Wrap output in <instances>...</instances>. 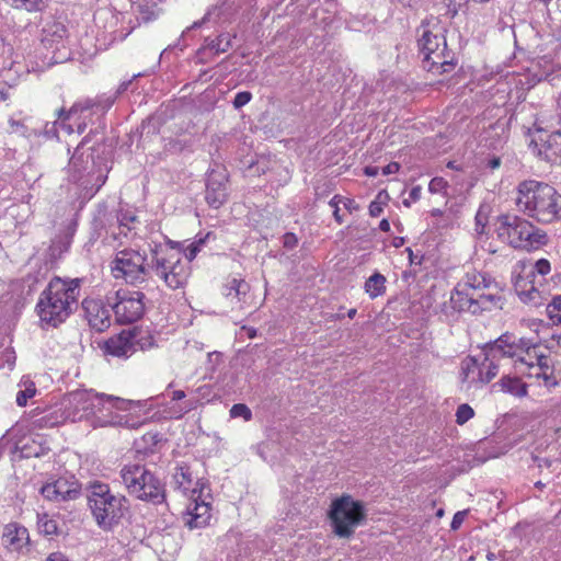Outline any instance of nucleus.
<instances>
[{"label": "nucleus", "mask_w": 561, "mask_h": 561, "mask_svg": "<svg viewBox=\"0 0 561 561\" xmlns=\"http://www.w3.org/2000/svg\"><path fill=\"white\" fill-rule=\"evenodd\" d=\"M44 32L56 36L57 38H62L66 35L67 30L64 24L59 22H53L50 25L44 28Z\"/></svg>", "instance_id": "ea45409f"}, {"label": "nucleus", "mask_w": 561, "mask_h": 561, "mask_svg": "<svg viewBox=\"0 0 561 561\" xmlns=\"http://www.w3.org/2000/svg\"><path fill=\"white\" fill-rule=\"evenodd\" d=\"M252 99V94L249 91L238 92L233 100V106L240 108L247 105Z\"/></svg>", "instance_id": "79ce46f5"}, {"label": "nucleus", "mask_w": 561, "mask_h": 561, "mask_svg": "<svg viewBox=\"0 0 561 561\" xmlns=\"http://www.w3.org/2000/svg\"><path fill=\"white\" fill-rule=\"evenodd\" d=\"M459 283L461 288H467L478 296L479 294H485L484 290L489 289L493 284L490 277L476 270L468 271Z\"/></svg>", "instance_id": "b1692460"}, {"label": "nucleus", "mask_w": 561, "mask_h": 561, "mask_svg": "<svg viewBox=\"0 0 561 561\" xmlns=\"http://www.w3.org/2000/svg\"><path fill=\"white\" fill-rule=\"evenodd\" d=\"M379 229L383 232L390 231V222L388 221V219H382L379 222Z\"/></svg>", "instance_id": "6e6d98bb"}, {"label": "nucleus", "mask_w": 561, "mask_h": 561, "mask_svg": "<svg viewBox=\"0 0 561 561\" xmlns=\"http://www.w3.org/2000/svg\"><path fill=\"white\" fill-rule=\"evenodd\" d=\"M184 398H185V392H184L183 390H174V391L172 392V397H171V399H172L173 401H179V400H182V399H184Z\"/></svg>", "instance_id": "603ef678"}, {"label": "nucleus", "mask_w": 561, "mask_h": 561, "mask_svg": "<svg viewBox=\"0 0 561 561\" xmlns=\"http://www.w3.org/2000/svg\"><path fill=\"white\" fill-rule=\"evenodd\" d=\"M121 478L129 495L152 502H161L164 499L163 484L144 465H125L121 469Z\"/></svg>", "instance_id": "0eeeda50"}, {"label": "nucleus", "mask_w": 561, "mask_h": 561, "mask_svg": "<svg viewBox=\"0 0 561 561\" xmlns=\"http://www.w3.org/2000/svg\"><path fill=\"white\" fill-rule=\"evenodd\" d=\"M557 7L561 11V0H557Z\"/></svg>", "instance_id": "680f3d73"}, {"label": "nucleus", "mask_w": 561, "mask_h": 561, "mask_svg": "<svg viewBox=\"0 0 561 561\" xmlns=\"http://www.w3.org/2000/svg\"><path fill=\"white\" fill-rule=\"evenodd\" d=\"M400 170V164L398 162H390L382 169L383 175L398 173Z\"/></svg>", "instance_id": "09e8293b"}, {"label": "nucleus", "mask_w": 561, "mask_h": 561, "mask_svg": "<svg viewBox=\"0 0 561 561\" xmlns=\"http://www.w3.org/2000/svg\"><path fill=\"white\" fill-rule=\"evenodd\" d=\"M173 480L184 494H190V497L199 492L197 490L198 482L194 480L191 468L187 465H181L175 469Z\"/></svg>", "instance_id": "393cba45"}, {"label": "nucleus", "mask_w": 561, "mask_h": 561, "mask_svg": "<svg viewBox=\"0 0 561 561\" xmlns=\"http://www.w3.org/2000/svg\"><path fill=\"white\" fill-rule=\"evenodd\" d=\"M341 204H343L344 208L348 210V213H353L358 210L359 206L358 204L353 199L348 197H343V201H341Z\"/></svg>", "instance_id": "de8ad7c7"}, {"label": "nucleus", "mask_w": 561, "mask_h": 561, "mask_svg": "<svg viewBox=\"0 0 561 561\" xmlns=\"http://www.w3.org/2000/svg\"><path fill=\"white\" fill-rule=\"evenodd\" d=\"M364 172L368 176H376V175H378V168L377 167H366Z\"/></svg>", "instance_id": "864d4df0"}, {"label": "nucleus", "mask_w": 561, "mask_h": 561, "mask_svg": "<svg viewBox=\"0 0 561 561\" xmlns=\"http://www.w3.org/2000/svg\"><path fill=\"white\" fill-rule=\"evenodd\" d=\"M488 352L481 363L472 356L466 357L461 363V379L468 387H479L490 382L499 374V365Z\"/></svg>", "instance_id": "4468645a"}, {"label": "nucleus", "mask_w": 561, "mask_h": 561, "mask_svg": "<svg viewBox=\"0 0 561 561\" xmlns=\"http://www.w3.org/2000/svg\"><path fill=\"white\" fill-rule=\"evenodd\" d=\"M448 188V182L440 176L433 178L428 184V191L432 194H446Z\"/></svg>", "instance_id": "c9c22d12"}, {"label": "nucleus", "mask_w": 561, "mask_h": 561, "mask_svg": "<svg viewBox=\"0 0 561 561\" xmlns=\"http://www.w3.org/2000/svg\"><path fill=\"white\" fill-rule=\"evenodd\" d=\"M432 214H433V215H439V214H440V210H438V209H437V210H433V211H432Z\"/></svg>", "instance_id": "0e129e2a"}, {"label": "nucleus", "mask_w": 561, "mask_h": 561, "mask_svg": "<svg viewBox=\"0 0 561 561\" xmlns=\"http://www.w3.org/2000/svg\"><path fill=\"white\" fill-rule=\"evenodd\" d=\"M45 561H70L64 553L61 552H53L50 553Z\"/></svg>", "instance_id": "8fccbe9b"}, {"label": "nucleus", "mask_w": 561, "mask_h": 561, "mask_svg": "<svg viewBox=\"0 0 561 561\" xmlns=\"http://www.w3.org/2000/svg\"><path fill=\"white\" fill-rule=\"evenodd\" d=\"M285 245H288V244H296L297 243V239L295 237L294 233H286L285 236Z\"/></svg>", "instance_id": "5fc2aeb1"}, {"label": "nucleus", "mask_w": 561, "mask_h": 561, "mask_svg": "<svg viewBox=\"0 0 561 561\" xmlns=\"http://www.w3.org/2000/svg\"><path fill=\"white\" fill-rule=\"evenodd\" d=\"M82 309L85 320L94 331L104 332L111 327V312L102 299L84 298Z\"/></svg>", "instance_id": "a211bd4d"}, {"label": "nucleus", "mask_w": 561, "mask_h": 561, "mask_svg": "<svg viewBox=\"0 0 561 561\" xmlns=\"http://www.w3.org/2000/svg\"><path fill=\"white\" fill-rule=\"evenodd\" d=\"M89 505L99 526L111 527L123 517L124 496L114 495L108 484L93 481L89 486Z\"/></svg>", "instance_id": "1a4fd4ad"}, {"label": "nucleus", "mask_w": 561, "mask_h": 561, "mask_svg": "<svg viewBox=\"0 0 561 561\" xmlns=\"http://www.w3.org/2000/svg\"><path fill=\"white\" fill-rule=\"evenodd\" d=\"M341 201H343V196L341 195H334L330 202L329 205L333 208V217L336 220L339 225L343 224V217L340 215V204Z\"/></svg>", "instance_id": "a19ab883"}, {"label": "nucleus", "mask_w": 561, "mask_h": 561, "mask_svg": "<svg viewBox=\"0 0 561 561\" xmlns=\"http://www.w3.org/2000/svg\"><path fill=\"white\" fill-rule=\"evenodd\" d=\"M467 515V512L466 511H459L457 512L454 517H453V520H451V524H450V528L453 530H457L461 527L463 520H465V517Z\"/></svg>", "instance_id": "c03bdc74"}, {"label": "nucleus", "mask_w": 561, "mask_h": 561, "mask_svg": "<svg viewBox=\"0 0 561 561\" xmlns=\"http://www.w3.org/2000/svg\"><path fill=\"white\" fill-rule=\"evenodd\" d=\"M497 237L515 249L531 251L547 243V233L526 218L503 215L499 219Z\"/></svg>", "instance_id": "423d86ee"}, {"label": "nucleus", "mask_w": 561, "mask_h": 561, "mask_svg": "<svg viewBox=\"0 0 561 561\" xmlns=\"http://www.w3.org/2000/svg\"><path fill=\"white\" fill-rule=\"evenodd\" d=\"M495 300L496 297L493 294H479L478 296L467 288H461L460 283H457L449 299L454 310L472 314L490 309L495 304Z\"/></svg>", "instance_id": "2eb2a0df"}, {"label": "nucleus", "mask_w": 561, "mask_h": 561, "mask_svg": "<svg viewBox=\"0 0 561 561\" xmlns=\"http://www.w3.org/2000/svg\"><path fill=\"white\" fill-rule=\"evenodd\" d=\"M546 312L553 325H561V295L552 297L546 307Z\"/></svg>", "instance_id": "7c9ffc66"}, {"label": "nucleus", "mask_w": 561, "mask_h": 561, "mask_svg": "<svg viewBox=\"0 0 561 561\" xmlns=\"http://www.w3.org/2000/svg\"><path fill=\"white\" fill-rule=\"evenodd\" d=\"M422 195V187L420 185L413 186L409 193V198L403 201L405 207H410L411 203L420 201Z\"/></svg>", "instance_id": "37998d69"}, {"label": "nucleus", "mask_w": 561, "mask_h": 561, "mask_svg": "<svg viewBox=\"0 0 561 561\" xmlns=\"http://www.w3.org/2000/svg\"><path fill=\"white\" fill-rule=\"evenodd\" d=\"M250 291V284L241 277L228 278L222 286V295L227 299H230L239 310H243L254 304L253 296Z\"/></svg>", "instance_id": "6ab92c4d"}, {"label": "nucleus", "mask_w": 561, "mask_h": 561, "mask_svg": "<svg viewBox=\"0 0 561 561\" xmlns=\"http://www.w3.org/2000/svg\"><path fill=\"white\" fill-rule=\"evenodd\" d=\"M9 124H10L11 128H13V129H16V128H19V127H23V124H22V123H20V122H18V121H15V119H13V118H10V119H9Z\"/></svg>", "instance_id": "4d7b16f0"}, {"label": "nucleus", "mask_w": 561, "mask_h": 561, "mask_svg": "<svg viewBox=\"0 0 561 561\" xmlns=\"http://www.w3.org/2000/svg\"><path fill=\"white\" fill-rule=\"evenodd\" d=\"M443 515H444V510H443V508H440V510H438V511L436 512V516H437V517H443Z\"/></svg>", "instance_id": "052dcab7"}, {"label": "nucleus", "mask_w": 561, "mask_h": 561, "mask_svg": "<svg viewBox=\"0 0 561 561\" xmlns=\"http://www.w3.org/2000/svg\"><path fill=\"white\" fill-rule=\"evenodd\" d=\"M530 328L539 333L540 329H547V324L545 323L543 320H533L531 323H530Z\"/></svg>", "instance_id": "3c124183"}, {"label": "nucleus", "mask_w": 561, "mask_h": 561, "mask_svg": "<svg viewBox=\"0 0 561 561\" xmlns=\"http://www.w3.org/2000/svg\"><path fill=\"white\" fill-rule=\"evenodd\" d=\"M11 7L27 12H37L45 7V0H5Z\"/></svg>", "instance_id": "2f4dec72"}, {"label": "nucleus", "mask_w": 561, "mask_h": 561, "mask_svg": "<svg viewBox=\"0 0 561 561\" xmlns=\"http://www.w3.org/2000/svg\"><path fill=\"white\" fill-rule=\"evenodd\" d=\"M80 484L76 480L58 478L51 482L45 483L39 492L50 502H65L76 500L80 495Z\"/></svg>", "instance_id": "f3484780"}, {"label": "nucleus", "mask_w": 561, "mask_h": 561, "mask_svg": "<svg viewBox=\"0 0 561 561\" xmlns=\"http://www.w3.org/2000/svg\"><path fill=\"white\" fill-rule=\"evenodd\" d=\"M203 496V490L191 496V503L187 506L186 525L192 528H202L208 525L211 518V505Z\"/></svg>", "instance_id": "4be33fe9"}, {"label": "nucleus", "mask_w": 561, "mask_h": 561, "mask_svg": "<svg viewBox=\"0 0 561 561\" xmlns=\"http://www.w3.org/2000/svg\"><path fill=\"white\" fill-rule=\"evenodd\" d=\"M146 254L137 250L124 249L118 251L113 260V276L124 279L130 285H140L148 279L149 270L146 266Z\"/></svg>", "instance_id": "9b49d317"}, {"label": "nucleus", "mask_w": 561, "mask_h": 561, "mask_svg": "<svg viewBox=\"0 0 561 561\" xmlns=\"http://www.w3.org/2000/svg\"><path fill=\"white\" fill-rule=\"evenodd\" d=\"M529 148L538 158L553 163L561 164V131L547 133L538 128L533 136Z\"/></svg>", "instance_id": "dca6fc26"}, {"label": "nucleus", "mask_w": 561, "mask_h": 561, "mask_svg": "<svg viewBox=\"0 0 561 561\" xmlns=\"http://www.w3.org/2000/svg\"><path fill=\"white\" fill-rule=\"evenodd\" d=\"M0 99L5 101L9 99V93L5 90H0Z\"/></svg>", "instance_id": "13d9d810"}, {"label": "nucleus", "mask_w": 561, "mask_h": 561, "mask_svg": "<svg viewBox=\"0 0 561 561\" xmlns=\"http://www.w3.org/2000/svg\"><path fill=\"white\" fill-rule=\"evenodd\" d=\"M386 277L379 272L374 273L364 284V290L369 298L375 299L386 294Z\"/></svg>", "instance_id": "cd10ccee"}, {"label": "nucleus", "mask_w": 561, "mask_h": 561, "mask_svg": "<svg viewBox=\"0 0 561 561\" xmlns=\"http://www.w3.org/2000/svg\"><path fill=\"white\" fill-rule=\"evenodd\" d=\"M529 272H535V279L537 278V275L545 277L551 272V264L547 259H540L535 263L533 270Z\"/></svg>", "instance_id": "e433bc0d"}, {"label": "nucleus", "mask_w": 561, "mask_h": 561, "mask_svg": "<svg viewBox=\"0 0 561 561\" xmlns=\"http://www.w3.org/2000/svg\"><path fill=\"white\" fill-rule=\"evenodd\" d=\"M231 45V36L227 33H224L207 43L205 48L209 49L213 55H219L229 50Z\"/></svg>", "instance_id": "c85d7f7f"}, {"label": "nucleus", "mask_w": 561, "mask_h": 561, "mask_svg": "<svg viewBox=\"0 0 561 561\" xmlns=\"http://www.w3.org/2000/svg\"><path fill=\"white\" fill-rule=\"evenodd\" d=\"M542 282L535 279V272H524L518 275L515 283L514 289L522 302L538 306L541 302V293L539 286Z\"/></svg>", "instance_id": "412c9836"}, {"label": "nucleus", "mask_w": 561, "mask_h": 561, "mask_svg": "<svg viewBox=\"0 0 561 561\" xmlns=\"http://www.w3.org/2000/svg\"><path fill=\"white\" fill-rule=\"evenodd\" d=\"M76 411L73 405L69 404L68 398L65 400V412H60V410H54L42 417L35 420L34 424L39 427H54L60 424H64L67 420L72 421L70 414Z\"/></svg>", "instance_id": "a878e982"}, {"label": "nucleus", "mask_w": 561, "mask_h": 561, "mask_svg": "<svg viewBox=\"0 0 561 561\" xmlns=\"http://www.w3.org/2000/svg\"><path fill=\"white\" fill-rule=\"evenodd\" d=\"M37 526L39 531L45 536H55L58 534L57 520L48 514H38Z\"/></svg>", "instance_id": "c756f323"}, {"label": "nucleus", "mask_w": 561, "mask_h": 561, "mask_svg": "<svg viewBox=\"0 0 561 561\" xmlns=\"http://www.w3.org/2000/svg\"><path fill=\"white\" fill-rule=\"evenodd\" d=\"M36 393V389L33 385L26 387L24 390H20L16 393V404L19 407H25L27 404V400L33 398Z\"/></svg>", "instance_id": "4c0bfd02"}, {"label": "nucleus", "mask_w": 561, "mask_h": 561, "mask_svg": "<svg viewBox=\"0 0 561 561\" xmlns=\"http://www.w3.org/2000/svg\"><path fill=\"white\" fill-rule=\"evenodd\" d=\"M516 207L538 224L561 220V194L546 182L524 180L516 187Z\"/></svg>", "instance_id": "20e7f679"}, {"label": "nucleus", "mask_w": 561, "mask_h": 561, "mask_svg": "<svg viewBox=\"0 0 561 561\" xmlns=\"http://www.w3.org/2000/svg\"><path fill=\"white\" fill-rule=\"evenodd\" d=\"M535 485H536L537 488H542V486H543V484H542L540 481H539V482H537Z\"/></svg>", "instance_id": "e2e57ef3"}, {"label": "nucleus", "mask_w": 561, "mask_h": 561, "mask_svg": "<svg viewBox=\"0 0 561 561\" xmlns=\"http://www.w3.org/2000/svg\"><path fill=\"white\" fill-rule=\"evenodd\" d=\"M228 196L227 182L224 178L218 180L210 176L205 192V199L208 206L219 209L228 201Z\"/></svg>", "instance_id": "5701e85b"}, {"label": "nucleus", "mask_w": 561, "mask_h": 561, "mask_svg": "<svg viewBox=\"0 0 561 561\" xmlns=\"http://www.w3.org/2000/svg\"><path fill=\"white\" fill-rule=\"evenodd\" d=\"M141 331L138 328L122 330L104 342V353L114 357L127 358L136 353L138 347L145 350L153 344V337L147 335L140 337Z\"/></svg>", "instance_id": "ddd939ff"}, {"label": "nucleus", "mask_w": 561, "mask_h": 561, "mask_svg": "<svg viewBox=\"0 0 561 561\" xmlns=\"http://www.w3.org/2000/svg\"><path fill=\"white\" fill-rule=\"evenodd\" d=\"M203 243H204V240L199 239L198 241H195L186 247V249L184 251V255L187 260L186 261L187 263L193 261L196 257V255L201 251V247L203 245Z\"/></svg>", "instance_id": "58836bf2"}, {"label": "nucleus", "mask_w": 561, "mask_h": 561, "mask_svg": "<svg viewBox=\"0 0 561 561\" xmlns=\"http://www.w3.org/2000/svg\"><path fill=\"white\" fill-rule=\"evenodd\" d=\"M146 296L140 290L119 288L114 299L108 298L115 320L119 324H131L140 320L146 310Z\"/></svg>", "instance_id": "f8f14e48"}, {"label": "nucleus", "mask_w": 561, "mask_h": 561, "mask_svg": "<svg viewBox=\"0 0 561 561\" xmlns=\"http://www.w3.org/2000/svg\"><path fill=\"white\" fill-rule=\"evenodd\" d=\"M368 210H369V215L371 217H378L382 213L383 207H382V204L380 202L373 201L369 204Z\"/></svg>", "instance_id": "49530a36"}, {"label": "nucleus", "mask_w": 561, "mask_h": 561, "mask_svg": "<svg viewBox=\"0 0 561 561\" xmlns=\"http://www.w3.org/2000/svg\"><path fill=\"white\" fill-rule=\"evenodd\" d=\"M501 164H502V160L500 157H496V156L488 158L484 163L485 168L491 171L499 169L501 167Z\"/></svg>", "instance_id": "a18cd8bd"}, {"label": "nucleus", "mask_w": 561, "mask_h": 561, "mask_svg": "<svg viewBox=\"0 0 561 561\" xmlns=\"http://www.w3.org/2000/svg\"><path fill=\"white\" fill-rule=\"evenodd\" d=\"M81 283V278L54 276L35 307L39 321L53 328L64 323L77 309Z\"/></svg>", "instance_id": "7ed1b4c3"}, {"label": "nucleus", "mask_w": 561, "mask_h": 561, "mask_svg": "<svg viewBox=\"0 0 561 561\" xmlns=\"http://www.w3.org/2000/svg\"><path fill=\"white\" fill-rule=\"evenodd\" d=\"M230 416L232 419L242 417L244 421H251L252 412L247 404L236 403L230 409Z\"/></svg>", "instance_id": "473e14b6"}, {"label": "nucleus", "mask_w": 561, "mask_h": 561, "mask_svg": "<svg viewBox=\"0 0 561 561\" xmlns=\"http://www.w3.org/2000/svg\"><path fill=\"white\" fill-rule=\"evenodd\" d=\"M90 108V105H81V104H73L69 110H66V108H60L58 111V118L61 121V123L64 124L65 122L67 121H70L71 117L79 113V112H83L85 110Z\"/></svg>", "instance_id": "f704fd0d"}, {"label": "nucleus", "mask_w": 561, "mask_h": 561, "mask_svg": "<svg viewBox=\"0 0 561 561\" xmlns=\"http://www.w3.org/2000/svg\"><path fill=\"white\" fill-rule=\"evenodd\" d=\"M488 354L499 367H512L516 374L542 379L547 388L558 385L553 360L539 342L504 333L488 346Z\"/></svg>", "instance_id": "f257e3e1"}, {"label": "nucleus", "mask_w": 561, "mask_h": 561, "mask_svg": "<svg viewBox=\"0 0 561 561\" xmlns=\"http://www.w3.org/2000/svg\"><path fill=\"white\" fill-rule=\"evenodd\" d=\"M419 46L423 55V67L428 72L443 75L455 69V55L448 49L443 34H434L432 31L425 30L419 39Z\"/></svg>", "instance_id": "6e6552de"}, {"label": "nucleus", "mask_w": 561, "mask_h": 561, "mask_svg": "<svg viewBox=\"0 0 561 561\" xmlns=\"http://www.w3.org/2000/svg\"><path fill=\"white\" fill-rule=\"evenodd\" d=\"M495 386H499L501 391L517 398H524L528 393L527 385L519 377L510 374H504Z\"/></svg>", "instance_id": "bb28decb"}, {"label": "nucleus", "mask_w": 561, "mask_h": 561, "mask_svg": "<svg viewBox=\"0 0 561 561\" xmlns=\"http://www.w3.org/2000/svg\"><path fill=\"white\" fill-rule=\"evenodd\" d=\"M152 271L170 289L184 287L191 273L188 263L183 261L181 253L174 250L158 252Z\"/></svg>", "instance_id": "9d476101"}, {"label": "nucleus", "mask_w": 561, "mask_h": 561, "mask_svg": "<svg viewBox=\"0 0 561 561\" xmlns=\"http://www.w3.org/2000/svg\"><path fill=\"white\" fill-rule=\"evenodd\" d=\"M327 518L335 537L351 539L356 528L367 522V508L363 501L343 493L331 501Z\"/></svg>", "instance_id": "39448f33"}, {"label": "nucleus", "mask_w": 561, "mask_h": 561, "mask_svg": "<svg viewBox=\"0 0 561 561\" xmlns=\"http://www.w3.org/2000/svg\"><path fill=\"white\" fill-rule=\"evenodd\" d=\"M356 312H357V310L355 308H352V309L348 310L347 317L350 319H353L355 317Z\"/></svg>", "instance_id": "bf43d9fd"}, {"label": "nucleus", "mask_w": 561, "mask_h": 561, "mask_svg": "<svg viewBox=\"0 0 561 561\" xmlns=\"http://www.w3.org/2000/svg\"><path fill=\"white\" fill-rule=\"evenodd\" d=\"M68 401L76 408V411L70 414L72 422L85 419L93 428L136 426L127 414L135 405L131 400L84 390L71 393Z\"/></svg>", "instance_id": "f03ea898"}, {"label": "nucleus", "mask_w": 561, "mask_h": 561, "mask_svg": "<svg viewBox=\"0 0 561 561\" xmlns=\"http://www.w3.org/2000/svg\"><path fill=\"white\" fill-rule=\"evenodd\" d=\"M473 415H474V411L469 404H467V403L460 404L456 411V422L459 425H463L466 422H468L470 419H472Z\"/></svg>", "instance_id": "72a5a7b5"}, {"label": "nucleus", "mask_w": 561, "mask_h": 561, "mask_svg": "<svg viewBox=\"0 0 561 561\" xmlns=\"http://www.w3.org/2000/svg\"><path fill=\"white\" fill-rule=\"evenodd\" d=\"M1 541L8 551L22 553L24 549L28 550L30 534L26 527L12 522L3 527Z\"/></svg>", "instance_id": "aec40b11"}]
</instances>
